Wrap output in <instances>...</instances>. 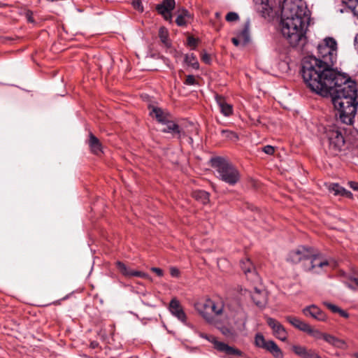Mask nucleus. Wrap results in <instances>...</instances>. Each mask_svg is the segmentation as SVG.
<instances>
[{
    "mask_svg": "<svg viewBox=\"0 0 358 358\" xmlns=\"http://www.w3.org/2000/svg\"><path fill=\"white\" fill-rule=\"evenodd\" d=\"M292 351L301 358H322L320 355L314 350L308 349L301 345H293Z\"/></svg>",
    "mask_w": 358,
    "mask_h": 358,
    "instance_id": "11",
    "label": "nucleus"
},
{
    "mask_svg": "<svg viewBox=\"0 0 358 358\" xmlns=\"http://www.w3.org/2000/svg\"><path fill=\"white\" fill-rule=\"evenodd\" d=\"M355 357L356 358H358V353H355Z\"/></svg>",
    "mask_w": 358,
    "mask_h": 358,
    "instance_id": "56",
    "label": "nucleus"
},
{
    "mask_svg": "<svg viewBox=\"0 0 358 358\" xmlns=\"http://www.w3.org/2000/svg\"><path fill=\"white\" fill-rule=\"evenodd\" d=\"M213 345L217 350L224 352L227 355H234L237 356H241L243 355V352L240 350L229 346L224 342L213 341Z\"/></svg>",
    "mask_w": 358,
    "mask_h": 358,
    "instance_id": "13",
    "label": "nucleus"
},
{
    "mask_svg": "<svg viewBox=\"0 0 358 358\" xmlns=\"http://www.w3.org/2000/svg\"><path fill=\"white\" fill-rule=\"evenodd\" d=\"M262 150L264 153L267 155H273L274 153L275 149L274 147L271 145H266L262 148Z\"/></svg>",
    "mask_w": 358,
    "mask_h": 358,
    "instance_id": "41",
    "label": "nucleus"
},
{
    "mask_svg": "<svg viewBox=\"0 0 358 358\" xmlns=\"http://www.w3.org/2000/svg\"><path fill=\"white\" fill-rule=\"evenodd\" d=\"M353 13V15L358 19V3L353 6L352 8H349Z\"/></svg>",
    "mask_w": 358,
    "mask_h": 358,
    "instance_id": "47",
    "label": "nucleus"
},
{
    "mask_svg": "<svg viewBox=\"0 0 358 358\" xmlns=\"http://www.w3.org/2000/svg\"><path fill=\"white\" fill-rule=\"evenodd\" d=\"M185 62L194 69H199V64L194 54H187L185 57Z\"/></svg>",
    "mask_w": 358,
    "mask_h": 358,
    "instance_id": "26",
    "label": "nucleus"
},
{
    "mask_svg": "<svg viewBox=\"0 0 358 358\" xmlns=\"http://www.w3.org/2000/svg\"><path fill=\"white\" fill-rule=\"evenodd\" d=\"M350 187L356 190H358V183L355 182H350Z\"/></svg>",
    "mask_w": 358,
    "mask_h": 358,
    "instance_id": "52",
    "label": "nucleus"
},
{
    "mask_svg": "<svg viewBox=\"0 0 358 358\" xmlns=\"http://www.w3.org/2000/svg\"><path fill=\"white\" fill-rule=\"evenodd\" d=\"M215 101L220 108V113L225 117H229L233 114L234 110L231 104L228 103L225 98L221 95L215 94Z\"/></svg>",
    "mask_w": 358,
    "mask_h": 358,
    "instance_id": "12",
    "label": "nucleus"
},
{
    "mask_svg": "<svg viewBox=\"0 0 358 358\" xmlns=\"http://www.w3.org/2000/svg\"><path fill=\"white\" fill-rule=\"evenodd\" d=\"M327 136L330 148L335 152L341 151L345 144L342 132L338 129H331L329 131Z\"/></svg>",
    "mask_w": 358,
    "mask_h": 358,
    "instance_id": "7",
    "label": "nucleus"
},
{
    "mask_svg": "<svg viewBox=\"0 0 358 358\" xmlns=\"http://www.w3.org/2000/svg\"><path fill=\"white\" fill-rule=\"evenodd\" d=\"M211 166L216 170L217 178L229 185H236L240 179L237 169L227 159L222 157H213Z\"/></svg>",
    "mask_w": 358,
    "mask_h": 358,
    "instance_id": "4",
    "label": "nucleus"
},
{
    "mask_svg": "<svg viewBox=\"0 0 358 358\" xmlns=\"http://www.w3.org/2000/svg\"><path fill=\"white\" fill-rule=\"evenodd\" d=\"M187 43L189 46L195 47L196 45L197 41L193 36H189L187 38Z\"/></svg>",
    "mask_w": 358,
    "mask_h": 358,
    "instance_id": "44",
    "label": "nucleus"
},
{
    "mask_svg": "<svg viewBox=\"0 0 358 358\" xmlns=\"http://www.w3.org/2000/svg\"><path fill=\"white\" fill-rule=\"evenodd\" d=\"M176 22L180 27L185 26L187 24V21L186 19L184 17V15L180 14L178 15L176 20Z\"/></svg>",
    "mask_w": 358,
    "mask_h": 358,
    "instance_id": "35",
    "label": "nucleus"
},
{
    "mask_svg": "<svg viewBox=\"0 0 358 358\" xmlns=\"http://www.w3.org/2000/svg\"><path fill=\"white\" fill-rule=\"evenodd\" d=\"M159 37L162 43L166 47H170L171 44L169 41V33L166 28L161 27L159 30Z\"/></svg>",
    "mask_w": 358,
    "mask_h": 358,
    "instance_id": "28",
    "label": "nucleus"
},
{
    "mask_svg": "<svg viewBox=\"0 0 358 358\" xmlns=\"http://www.w3.org/2000/svg\"><path fill=\"white\" fill-rule=\"evenodd\" d=\"M99 346V343L96 341H92L90 343V347L93 349L96 348Z\"/></svg>",
    "mask_w": 358,
    "mask_h": 358,
    "instance_id": "53",
    "label": "nucleus"
},
{
    "mask_svg": "<svg viewBox=\"0 0 358 358\" xmlns=\"http://www.w3.org/2000/svg\"><path fill=\"white\" fill-rule=\"evenodd\" d=\"M221 333L227 338L235 339L239 334L234 327L224 326L220 328Z\"/></svg>",
    "mask_w": 358,
    "mask_h": 358,
    "instance_id": "24",
    "label": "nucleus"
},
{
    "mask_svg": "<svg viewBox=\"0 0 358 358\" xmlns=\"http://www.w3.org/2000/svg\"><path fill=\"white\" fill-rule=\"evenodd\" d=\"M89 144L93 152L98 154L101 151V143L99 139L92 134L90 135Z\"/></svg>",
    "mask_w": 358,
    "mask_h": 358,
    "instance_id": "25",
    "label": "nucleus"
},
{
    "mask_svg": "<svg viewBox=\"0 0 358 358\" xmlns=\"http://www.w3.org/2000/svg\"><path fill=\"white\" fill-rule=\"evenodd\" d=\"M264 349L271 353L275 358L284 357V355L281 349L273 341H267Z\"/></svg>",
    "mask_w": 358,
    "mask_h": 358,
    "instance_id": "18",
    "label": "nucleus"
},
{
    "mask_svg": "<svg viewBox=\"0 0 358 358\" xmlns=\"http://www.w3.org/2000/svg\"><path fill=\"white\" fill-rule=\"evenodd\" d=\"M175 6V0H162L161 3L156 6V10L160 15L165 16L174 9Z\"/></svg>",
    "mask_w": 358,
    "mask_h": 358,
    "instance_id": "16",
    "label": "nucleus"
},
{
    "mask_svg": "<svg viewBox=\"0 0 358 358\" xmlns=\"http://www.w3.org/2000/svg\"><path fill=\"white\" fill-rule=\"evenodd\" d=\"M352 280L355 282V284L358 286V277L354 278Z\"/></svg>",
    "mask_w": 358,
    "mask_h": 358,
    "instance_id": "54",
    "label": "nucleus"
},
{
    "mask_svg": "<svg viewBox=\"0 0 358 358\" xmlns=\"http://www.w3.org/2000/svg\"><path fill=\"white\" fill-rule=\"evenodd\" d=\"M324 305L327 307L329 310H331L333 313H338L340 311V308L334 304H332L329 302H324Z\"/></svg>",
    "mask_w": 358,
    "mask_h": 358,
    "instance_id": "34",
    "label": "nucleus"
},
{
    "mask_svg": "<svg viewBox=\"0 0 358 358\" xmlns=\"http://www.w3.org/2000/svg\"><path fill=\"white\" fill-rule=\"evenodd\" d=\"M28 20H29V22H33V21H34V20L31 19V17L28 18Z\"/></svg>",
    "mask_w": 358,
    "mask_h": 358,
    "instance_id": "55",
    "label": "nucleus"
},
{
    "mask_svg": "<svg viewBox=\"0 0 358 358\" xmlns=\"http://www.w3.org/2000/svg\"><path fill=\"white\" fill-rule=\"evenodd\" d=\"M250 20H248L243 29L238 34V37L241 39L242 45L244 46L250 41Z\"/></svg>",
    "mask_w": 358,
    "mask_h": 358,
    "instance_id": "20",
    "label": "nucleus"
},
{
    "mask_svg": "<svg viewBox=\"0 0 358 358\" xmlns=\"http://www.w3.org/2000/svg\"><path fill=\"white\" fill-rule=\"evenodd\" d=\"M338 313L340 314L341 316H342L345 318L349 317V314L346 311H345L342 309H340V311L338 312Z\"/></svg>",
    "mask_w": 358,
    "mask_h": 358,
    "instance_id": "50",
    "label": "nucleus"
},
{
    "mask_svg": "<svg viewBox=\"0 0 358 358\" xmlns=\"http://www.w3.org/2000/svg\"><path fill=\"white\" fill-rule=\"evenodd\" d=\"M199 336L201 337V338H203L207 341H208L209 342L213 343V341H217V339L215 338V337L214 336H208L207 334H205L203 333H198Z\"/></svg>",
    "mask_w": 358,
    "mask_h": 358,
    "instance_id": "40",
    "label": "nucleus"
},
{
    "mask_svg": "<svg viewBox=\"0 0 358 358\" xmlns=\"http://www.w3.org/2000/svg\"><path fill=\"white\" fill-rule=\"evenodd\" d=\"M116 266H117V269L119 270V271L122 275H124V276H127V277H131V273H132L133 271L127 268V266L124 263L118 261L116 262Z\"/></svg>",
    "mask_w": 358,
    "mask_h": 358,
    "instance_id": "29",
    "label": "nucleus"
},
{
    "mask_svg": "<svg viewBox=\"0 0 358 358\" xmlns=\"http://www.w3.org/2000/svg\"><path fill=\"white\" fill-rule=\"evenodd\" d=\"M202 61L203 62H205L206 64H210V57L209 56V55H208L207 53H204L203 55H202Z\"/></svg>",
    "mask_w": 358,
    "mask_h": 358,
    "instance_id": "46",
    "label": "nucleus"
},
{
    "mask_svg": "<svg viewBox=\"0 0 358 358\" xmlns=\"http://www.w3.org/2000/svg\"><path fill=\"white\" fill-rule=\"evenodd\" d=\"M132 6L135 9H136L141 12H142L143 10V6L141 3V0H133Z\"/></svg>",
    "mask_w": 358,
    "mask_h": 358,
    "instance_id": "37",
    "label": "nucleus"
},
{
    "mask_svg": "<svg viewBox=\"0 0 358 358\" xmlns=\"http://www.w3.org/2000/svg\"><path fill=\"white\" fill-rule=\"evenodd\" d=\"M180 15H184V17L186 19V18H190L191 17V15L189 14V13L188 12L187 10L186 9H182L181 13Z\"/></svg>",
    "mask_w": 358,
    "mask_h": 358,
    "instance_id": "49",
    "label": "nucleus"
},
{
    "mask_svg": "<svg viewBox=\"0 0 358 358\" xmlns=\"http://www.w3.org/2000/svg\"><path fill=\"white\" fill-rule=\"evenodd\" d=\"M287 261L293 264L302 262L305 271L317 274L321 273L320 270L323 266L331 264L330 261L321 260L317 255L313 254L311 248L303 245L290 251L287 255Z\"/></svg>",
    "mask_w": 358,
    "mask_h": 358,
    "instance_id": "3",
    "label": "nucleus"
},
{
    "mask_svg": "<svg viewBox=\"0 0 358 358\" xmlns=\"http://www.w3.org/2000/svg\"><path fill=\"white\" fill-rule=\"evenodd\" d=\"M131 276H136L142 278H150V276L148 273L137 271H133Z\"/></svg>",
    "mask_w": 358,
    "mask_h": 358,
    "instance_id": "38",
    "label": "nucleus"
},
{
    "mask_svg": "<svg viewBox=\"0 0 358 358\" xmlns=\"http://www.w3.org/2000/svg\"><path fill=\"white\" fill-rule=\"evenodd\" d=\"M241 267L249 280L254 282H258L260 280L259 276L257 274L255 268L249 259L242 260L241 262Z\"/></svg>",
    "mask_w": 358,
    "mask_h": 358,
    "instance_id": "9",
    "label": "nucleus"
},
{
    "mask_svg": "<svg viewBox=\"0 0 358 358\" xmlns=\"http://www.w3.org/2000/svg\"><path fill=\"white\" fill-rule=\"evenodd\" d=\"M310 12L303 0H285L280 16L281 32L292 47L303 46Z\"/></svg>",
    "mask_w": 358,
    "mask_h": 358,
    "instance_id": "2",
    "label": "nucleus"
},
{
    "mask_svg": "<svg viewBox=\"0 0 358 358\" xmlns=\"http://www.w3.org/2000/svg\"><path fill=\"white\" fill-rule=\"evenodd\" d=\"M200 313L208 322H212L213 321V317L210 313H206L203 310H200Z\"/></svg>",
    "mask_w": 358,
    "mask_h": 358,
    "instance_id": "39",
    "label": "nucleus"
},
{
    "mask_svg": "<svg viewBox=\"0 0 358 358\" xmlns=\"http://www.w3.org/2000/svg\"><path fill=\"white\" fill-rule=\"evenodd\" d=\"M287 321L290 323L295 328L299 329L301 331L306 332L309 324L301 321L299 318L292 316H287L286 317Z\"/></svg>",
    "mask_w": 358,
    "mask_h": 358,
    "instance_id": "19",
    "label": "nucleus"
},
{
    "mask_svg": "<svg viewBox=\"0 0 358 358\" xmlns=\"http://www.w3.org/2000/svg\"><path fill=\"white\" fill-rule=\"evenodd\" d=\"M151 271L159 277L162 276L164 274L163 270L157 267H152Z\"/></svg>",
    "mask_w": 358,
    "mask_h": 358,
    "instance_id": "45",
    "label": "nucleus"
},
{
    "mask_svg": "<svg viewBox=\"0 0 358 358\" xmlns=\"http://www.w3.org/2000/svg\"><path fill=\"white\" fill-rule=\"evenodd\" d=\"M330 190L334 192L335 195L348 196L351 192L346 190L344 187L340 186L338 184H334Z\"/></svg>",
    "mask_w": 358,
    "mask_h": 358,
    "instance_id": "27",
    "label": "nucleus"
},
{
    "mask_svg": "<svg viewBox=\"0 0 358 358\" xmlns=\"http://www.w3.org/2000/svg\"><path fill=\"white\" fill-rule=\"evenodd\" d=\"M267 324L272 329L273 335L282 341L287 339V333L285 327L276 320L272 317H267Z\"/></svg>",
    "mask_w": 358,
    "mask_h": 358,
    "instance_id": "8",
    "label": "nucleus"
},
{
    "mask_svg": "<svg viewBox=\"0 0 358 358\" xmlns=\"http://www.w3.org/2000/svg\"><path fill=\"white\" fill-rule=\"evenodd\" d=\"M169 310L171 314L173 317H176L183 324L191 329L194 328L192 324L187 322V315L182 308L180 301L176 298H173L171 300Z\"/></svg>",
    "mask_w": 358,
    "mask_h": 358,
    "instance_id": "6",
    "label": "nucleus"
},
{
    "mask_svg": "<svg viewBox=\"0 0 358 358\" xmlns=\"http://www.w3.org/2000/svg\"><path fill=\"white\" fill-rule=\"evenodd\" d=\"M203 308L206 310H210L216 315H220L223 312H226L222 304H216L213 301L208 299L203 304Z\"/></svg>",
    "mask_w": 358,
    "mask_h": 358,
    "instance_id": "17",
    "label": "nucleus"
},
{
    "mask_svg": "<svg viewBox=\"0 0 358 358\" xmlns=\"http://www.w3.org/2000/svg\"><path fill=\"white\" fill-rule=\"evenodd\" d=\"M343 3L348 8H352L355 4H358V0H344Z\"/></svg>",
    "mask_w": 358,
    "mask_h": 358,
    "instance_id": "42",
    "label": "nucleus"
},
{
    "mask_svg": "<svg viewBox=\"0 0 358 358\" xmlns=\"http://www.w3.org/2000/svg\"><path fill=\"white\" fill-rule=\"evenodd\" d=\"M324 340L329 344L336 348H343L345 345V342L344 341L331 334H325L324 336Z\"/></svg>",
    "mask_w": 358,
    "mask_h": 358,
    "instance_id": "21",
    "label": "nucleus"
},
{
    "mask_svg": "<svg viewBox=\"0 0 358 358\" xmlns=\"http://www.w3.org/2000/svg\"><path fill=\"white\" fill-rule=\"evenodd\" d=\"M170 274L172 277L178 278V277H179L180 271L177 268L171 267L170 268Z\"/></svg>",
    "mask_w": 358,
    "mask_h": 358,
    "instance_id": "43",
    "label": "nucleus"
},
{
    "mask_svg": "<svg viewBox=\"0 0 358 358\" xmlns=\"http://www.w3.org/2000/svg\"><path fill=\"white\" fill-rule=\"evenodd\" d=\"M267 341L261 333H257L255 336V345L257 348L264 349Z\"/></svg>",
    "mask_w": 358,
    "mask_h": 358,
    "instance_id": "30",
    "label": "nucleus"
},
{
    "mask_svg": "<svg viewBox=\"0 0 358 358\" xmlns=\"http://www.w3.org/2000/svg\"><path fill=\"white\" fill-rule=\"evenodd\" d=\"M231 41L236 46H238L241 43H242L241 39H240L238 36L233 38Z\"/></svg>",
    "mask_w": 358,
    "mask_h": 358,
    "instance_id": "48",
    "label": "nucleus"
},
{
    "mask_svg": "<svg viewBox=\"0 0 358 358\" xmlns=\"http://www.w3.org/2000/svg\"><path fill=\"white\" fill-rule=\"evenodd\" d=\"M251 299L259 308H264L266 306L267 300L264 291L255 287L254 292L251 294Z\"/></svg>",
    "mask_w": 358,
    "mask_h": 358,
    "instance_id": "14",
    "label": "nucleus"
},
{
    "mask_svg": "<svg viewBox=\"0 0 358 358\" xmlns=\"http://www.w3.org/2000/svg\"><path fill=\"white\" fill-rule=\"evenodd\" d=\"M150 115L155 117L159 122L164 124L167 122V120L170 119V114L167 112H164L161 108L152 106L150 107Z\"/></svg>",
    "mask_w": 358,
    "mask_h": 358,
    "instance_id": "15",
    "label": "nucleus"
},
{
    "mask_svg": "<svg viewBox=\"0 0 358 358\" xmlns=\"http://www.w3.org/2000/svg\"><path fill=\"white\" fill-rule=\"evenodd\" d=\"M221 134L223 137H225L226 138H228L233 141H235L238 139V135L232 131L223 129L221 131Z\"/></svg>",
    "mask_w": 358,
    "mask_h": 358,
    "instance_id": "32",
    "label": "nucleus"
},
{
    "mask_svg": "<svg viewBox=\"0 0 358 358\" xmlns=\"http://www.w3.org/2000/svg\"><path fill=\"white\" fill-rule=\"evenodd\" d=\"M185 84L187 85H194L196 84V81L193 75H188L185 81Z\"/></svg>",
    "mask_w": 358,
    "mask_h": 358,
    "instance_id": "36",
    "label": "nucleus"
},
{
    "mask_svg": "<svg viewBox=\"0 0 358 358\" xmlns=\"http://www.w3.org/2000/svg\"><path fill=\"white\" fill-rule=\"evenodd\" d=\"M225 19L227 22H234L239 19V16L236 12H229L227 14Z\"/></svg>",
    "mask_w": 358,
    "mask_h": 358,
    "instance_id": "33",
    "label": "nucleus"
},
{
    "mask_svg": "<svg viewBox=\"0 0 358 358\" xmlns=\"http://www.w3.org/2000/svg\"><path fill=\"white\" fill-rule=\"evenodd\" d=\"M163 124L166 125V127L162 129V132L180 135V130L178 124H177L176 123H174L173 122L168 120L167 122L164 123Z\"/></svg>",
    "mask_w": 358,
    "mask_h": 358,
    "instance_id": "23",
    "label": "nucleus"
},
{
    "mask_svg": "<svg viewBox=\"0 0 358 358\" xmlns=\"http://www.w3.org/2000/svg\"><path fill=\"white\" fill-rule=\"evenodd\" d=\"M227 317L232 320L234 328L238 333H242L246 330V323L248 317V313L243 308H238L231 312Z\"/></svg>",
    "mask_w": 358,
    "mask_h": 358,
    "instance_id": "5",
    "label": "nucleus"
},
{
    "mask_svg": "<svg viewBox=\"0 0 358 358\" xmlns=\"http://www.w3.org/2000/svg\"><path fill=\"white\" fill-rule=\"evenodd\" d=\"M336 51V40L325 38L317 45L318 57L303 58L301 73L312 92L331 98L341 121L350 125L354 123L358 107L357 85L346 73L332 67Z\"/></svg>",
    "mask_w": 358,
    "mask_h": 358,
    "instance_id": "1",
    "label": "nucleus"
},
{
    "mask_svg": "<svg viewBox=\"0 0 358 358\" xmlns=\"http://www.w3.org/2000/svg\"><path fill=\"white\" fill-rule=\"evenodd\" d=\"M306 333L308 334L310 336H311L312 337H313L315 339H321V338L324 339V336L325 334L321 332L318 329H314L311 328V327L310 325H309Z\"/></svg>",
    "mask_w": 358,
    "mask_h": 358,
    "instance_id": "31",
    "label": "nucleus"
},
{
    "mask_svg": "<svg viewBox=\"0 0 358 358\" xmlns=\"http://www.w3.org/2000/svg\"><path fill=\"white\" fill-rule=\"evenodd\" d=\"M303 313L306 316H310L318 321H326V314L315 305H310L303 309Z\"/></svg>",
    "mask_w": 358,
    "mask_h": 358,
    "instance_id": "10",
    "label": "nucleus"
},
{
    "mask_svg": "<svg viewBox=\"0 0 358 358\" xmlns=\"http://www.w3.org/2000/svg\"><path fill=\"white\" fill-rule=\"evenodd\" d=\"M164 18L167 20V21H169V22H171L172 20V15H171V12L170 13H168L167 15H165V16H163Z\"/></svg>",
    "mask_w": 358,
    "mask_h": 358,
    "instance_id": "51",
    "label": "nucleus"
},
{
    "mask_svg": "<svg viewBox=\"0 0 358 358\" xmlns=\"http://www.w3.org/2000/svg\"><path fill=\"white\" fill-rule=\"evenodd\" d=\"M193 197L203 204H207L209 202V193L204 190H194L192 192Z\"/></svg>",
    "mask_w": 358,
    "mask_h": 358,
    "instance_id": "22",
    "label": "nucleus"
}]
</instances>
